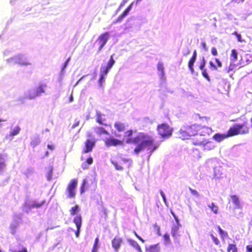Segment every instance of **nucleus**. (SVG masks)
I'll return each instance as SVG.
<instances>
[{
  "mask_svg": "<svg viewBox=\"0 0 252 252\" xmlns=\"http://www.w3.org/2000/svg\"><path fill=\"white\" fill-rule=\"evenodd\" d=\"M154 138L144 133H139L135 137L132 138L128 137L126 140L127 144L133 143L137 144L134 149V153L138 155L139 153L143 151L145 148L150 149L153 144Z\"/></svg>",
  "mask_w": 252,
  "mask_h": 252,
  "instance_id": "f257e3e1",
  "label": "nucleus"
},
{
  "mask_svg": "<svg viewBox=\"0 0 252 252\" xmlns=\"http://www.w3.org/2000/svg\"><path fill=\"white\" fill-rule=\"evenodd\" d=\"M250 129L247 121L243 124H237L233 125L228 130V136H233L236 135H244L249 133Z\"/></svg>",
  "mask_w": 252,
  "mask_h": 252,
  "instance_id": "f03ea898",
  "label": "nucleus"
},
{
  "mask_svg": "<svg viewBox=\"0 0 252 252\" xmlns=\"http://www.w3.org/2000/svg\"><path fill=\"white\" fill-rule=\"evenodd\" d=\"M192 142L194 145L201 146L202 150L204 152L213 150L216 147L214 142L205 138L193 139Z\"/></svg>",
  "mask_w": 252,
  "mask_h": 252,
  "instance_id": "7ed1b4c3",
  "label": "nucleus"
},
{
  "mask_svg": "<svg viewBox=\"0 0 252 252\" xmlns=\"http://www.w3.org/2000/svg\"><path fill=\"white\" fill-rule=\"evenodd\" d=\"M87 136L90 138L87 139L84 142V147L82 151V154L91 152L96 142V139L93 137L92 134L91 132H88Z\"/></svg>",
  "mask_w": 252,
  "mask_h": 252,
  "instance_id": "20e7f679",
  "label": "nucleus"
},
{
  "mask_svg": "<svg viewBox=\"0 0 252 252\" xmlns=\"http://www.w3.org/2000/svg\"><path fill=\"white\" fill-rule=\"evenodd\" d=\"M77 184V179H73L70 181L66 189V198H74L75 197Z\"/></svg>",
  "mask_w": 252,
  "mask_h": 252,
  "instance_id": "39448f33",
  "label": "nucleus"
},
{
  "mask_svg": "<svg viewBox=\"0 0 252 252\" xmlns=\"http://www.w3.org/2000/svg\"><path fill=\"white\" fill-rule=\"evenodd\" d=\"M158 131L159 135L162 137L168 138L172 133V128L166 124H162L158 126Z\"/></svg>",
  "mask_w": 252,
  "mask_h": 252,
  "instance_id": "423d86ee",
  "label": "nucleus"
},
{
  "mask_svg": "<svg viewBox=\"0 0 252 252\" xmlns=\"http://www.w3.org/2000/svg\"><path fill=\"white\" fill-rule=\"evenodd\" d=\"M201 129H204V131L208 134H209L211 132V129L208 127H202L201 126L196 124H194L191 126L188 125V130L191 132L190 133V136L195 135L197 131L200 130Z\"/></svg>",
  "mask_w": 252,
  "mask_h": 252,
  "instance_id": "0eeeda50",
  "label": "nucleus"
},
{
  "mask_svg": "<svg viewBox=\"0 0 252 252\" xmlns=\"http://www.w3.org/2000/svg\"><path fill=\"white\" fill-rule=\"evenodd\" d=\"M107 39L108 36L106 34H101L94 42V47L97 48L98 51H100L106 43Z\"/></svg>",
  "mask_w": 252,
  "mask_h": 252,
  "instance_id": "6e6552de",
  "label": "nucleus"
},
{
  "mask_svg": "<svg viewBox=\"0 0 252 252\" xmlns=\"http://www.w3.org/2000/svg\"><path fill=\"white\" fill-rule=\"evenodd\" d=\"M46 87L45 85H41L38 86L35 91L30 93L27 97L29 99H33L36 97L39 96L41 94L45 92L44 88Z\"/></svg>",
  "mask_w": 252,
  "mask_h": 252,
  "instance_id": "1a4fd4ad",
  "label": "nucleus"
},
{
  "mask_svg": "<svg viewBox=\"0 0 252 252\" xmlns=\"http://www.w3.org/2000/svg\"><path fill=\"white\" fill-rule=\"evenodd\" d=\"M190 133L188 130V125L183 126L178 131L179 135L182 139H189L190 137Z\"/></svg>",
  "mask_w": 252,
  "mask_h": 252,
  "instance_id": "9d476101",
  "label": "nucleus"
},
{
  "mask_svg": "<svg viewBox=\"0 0 252 252\" xmlns=\"http://www.w3.org/2000/svg\"><path fill=\"white\" fill-rule=\"evenodd\" d=\"M180 227V225L179 223V221H177L176 223L174 224L171 228V235L173 238L175 239H177L178 237L180 236V234L179 233V230Z\"/></svg>",
  "mask_w": 252,
  "mask_h": 252,
  "instance_id": "9b49d317",
  "label": "nucleus"
},
{
  "mask_svg": "<svg viewBox=\"0 0 252 252\" xmlns=\"http://www.w3.org/2000/svg\"><path fill=\"white\" fill-rule=\"evenodd\" d=\"M134 3V2H131V3L128 6V7L124 11V12L119 16L116 21H114V23H116L118 22H120L122 21L124 17H125L130 11L132 8V6Z\"/></svg>",
  "mask_w": 252,
  "mask_h": 252,
  "instance_id": "f8f14e48",
  "label": "nucleus"
},
{
  "mask_svg": "<svg viewBox=\"0 0 252 252\" xmlns=\"http://www.w3.org/2000/svg\"><path fill=\"white\" fill-rule=\"evenodd\" d=\"M146 252H160V247L158 244L146 246Z\"/></svg>",
  "mask_w": 252,
  "mask_h": 252,
  "instance_id": "ddd939ff",
  "label": "nucleus"
},
{
  "mask_svg": "<svg viewBox=\"0 0 252 252\" xmlns=\"http://www.w3.org/2000/svg\"><path fill=\"white\" fill-rule=\"evenodd\" d=\"M231 136H228V131L226 134L216 133L213 136V139L218 142L222 141L223 139Z\"/></svg>",
  "mask_w": 252,
  "mask_h": 252,
  "instance_id": "4468645a",
  "label": "nucleus"
},
{
  "mask_svg": "<svg viewBox=\"0 0 252 252\" xmlns=\"http://www.w3.org/2000/svg\"><path fill=\"white\" fill-rule=\"evenodd\" d=\"M122 239L120 238L115 237L112 241L113 247L117 252L121 246Z\"/></svg>",
  "mask_w": 252,
  "mask_h": 252,
  "instance_id": "2eb2a0df",
  "label": "nucleus"
},
{
  "mask_svg": "<svg viewBox=\"0 0 252 252\" xmlns=\"http://www.w3.org/2000/svg\"><path fill=\"white\" fill-rule=\"evenodd\" d=\"M73 223L75 224L76 228H81L82 223V218L80 214L76 216L73 220Z\"/></svg>",
  "mask_w": 252,
  "mask_h": 252,
  "instance_id": "dca6fc26",
  "label": "nucleus"
},
{
  "mask_svg": "<svg viewBox=\"0 0 252 252\" xmlns=\"http://www.w3.org/2000/svg\"><path fill=\"white\" fill-rule=\"evenodd\" d=\"M93 158L90 156L87 158L85 162L82 164L81 167L83 169H85L88 168L90 165H91L93 163Z\"/></svg>",
  "mask_w": 252,
  "mask_h": 252,
  "instance_id": "f3484780",
  "label": "nucleus"
},
{
  "mask_svg": "<svg viewBox=\"0 0 252 252\" xmlns=\"http://www.w3.org/2000/svg\"><path fill=\"white\" fill-rule=\"evenodd\" d=\"M114 127L119 132L123 131L125 128V125L120 122H116L114 125Z\"/></svg>",
  "mask_w": 252,
  "mask_h": 252,
  "instance_id": "a211bd4d",
  "label": "nucleus"
},
{
  "mask_svg": "<svg viewBox=\"0 0 252 252\" xmlns=\"http://www.w3.org/2000/svg\"><path fill=\"white\" fill-rule=\"evenodd\" d=\"M96 133L98 135L106 134L108 135V132L104 128L100 126L96 127L94 128Z\"/></svg>",
  "mask_w": 252,
  "mask_h": 252,
  "instance_id": "6ab92c4d",
  "label": "nucleus"
},
{
  "mask_svg": "<svg viewBox=\"0 0 252 252\" xmlns=\"http://www.w3.org/2000/svg\"><path fill=\"white\" fill-rule=\"evenodd\" d=\"M238 59V53L235 49H232L231 50V53L230 57V62H236Z\"/></svg>",
  "mask_w": 252,
  "mask_h": 252,
  "instance_id": "aec40b11",
  "label": "nucleus"
},
{
  "mask_svg": "<svg viewBox=\"0 0 252 252\" xmlns=\"http://www.w3.org/2000/svg\"><path fill=\"white\" fill-rule=\"evenodd\" d=\"M45 203V200L41 201H34L31 205V208H40L42 207Z\"/></svg>",
  "mask_w": 252,
  "mask_h": 252,
  "instance_id": "412c9836",
  "label": "nucleus"
},
{
  "mask_svg": "<svg viewBox=\"0 0 252 252\" xmlns=\"http://www.w3.org/2000/svg\"><path fill=\"white\" fill-rule=\"evenodd\" d=\"M208 207L215 214H217L218 213V207L214 203L212 202L211 203H208Z\"/></svg>",
  "mask_w": 252,
  "mask_h": 252,
  "instance_id": "4be33fe9",
  "label": "nucleus"
},
{
  "mask_svg": "<svg viewBox=\"0 0 252 252\" xmlns=\"http://www.w3.org/2000/svg\"><path fill=\"white\" fill-rule=\"evenodd\" d=\"M96 121L98 123H99L101 125H106V124L104 123V121H105V119L102 118V115L99 112H96Z\"/></svg>",
  "mask_w": 252,
  "mask_h": 252,
  "instance_id": "5701e85b",
  "label": "nucleus"
},
{
  "mask_svg": "<svg viewBox=\"0 0 252 252\" xmlns=\"http://www.w3.org/2000/svg\"><path fill=\"white\" fill-rule=\"evenodd\" d=\"M157 68L159 72V75L161 77H163L164 75V67L163 63L161 62H158L157 65Z\"/></svg>",
  "mask_w": 252,
  "mask_h": 252,
  "instance_id": "b1692460",
  "label": "nucleus"
},
{
  "mask_svg": "<svg viewBox=\"0 0 252 252\" xmlns=\"http://www.w3.org/2000/svg\"><path fill=\"white\" fill-rule=\"evenodd\" d=\"M230 197L232 202L234 204L236 207L239 208L240 206V203L238 197L236 195H231Z\"/></svg>",
  "mask_w": 252,
  "mask_h": 252,
  "instance_id": "393cba45",
  "label": "nucleus"
},
{
  "mask_svg": "<svg viewBox=\"0 0 252 252\" xmlns=\"http://www.w3.org/2000/svg\"><path fill=\"white\" fill-rule=\"evenodd\" d=\"M79 207L78 205L72 207L69 210V212L71 216H73L78 213L79 211Z\"/></svg>",
  "mask_w": 252,
  "mask_h": 252,
  "instance_id": "a878e982",
  "label": "nucleus"
},
{
  "mask_svg": "<svg viewBox=\"0 0 252 252\" xmlns=\"http://www.w3.org/2000/svg\"><path fill=\"white\" fill-rule=\"evenodd\" d=\"M195 60H196L195 58L191 57L189 62L188 66L192 73L194 72V69H193V66L194 63L195 62Z\"/></svg>",
  "mask_w": 252,
  "mask_h": 252,
  "instance_id": "bb28decb",
  "label": "nucleus"
},
{
  "mask_svg": "<svg viewBox=\"0 0 252 252\" xmlns=\"http://www.w3.org/2000/svg\"><path fill=\"white\" fill-rule=\"evenodd\" d=\"M238 64L235 63V62H230V64L229 66L226 68L227 72H229L231 71H233L237 66Z\"/></svg>",
  "mask_w": 252,
  "mask_h": 252,
  "instance_id": "cd10ccee",
  "label": "nucleus"
},
{
  "mask_svg": "<svg viewBox=\"0 0 252 252\" xmlns=\"http://www.w3.org/2000/svg\"><path fill=\"white\" fill-rule=\"evenodd\" d=\"M20 127L19 126H16L10 132V135L11 136L18 134L20 131Z\"/></svg>",
  "mask_w": 252,
  "mask_h": 252,
  "instance_id": "c85d7f7f",
  "label": "nucleus"
},
{
  "mask_svg": "<svg viewBox=\"0 0 252 252\" xmlns=\"http://www.w3.org/2000/svg\"><path fill=\"white\" fill-rule=\"evenodd\" d=\"M154 142V140L153 141V143ZM159 146V145L156 144L154 145V144L153 145L150 147L151 148L150 149H148L147 148H145V149H147L148 150H150V152H149V157L152 154L153 152L156 150Z\"/></svg>",
  "mask_w": 252,
  "mask_h": 252,
  "instance_id": "c756f323",
  "label": "nucleus"
},
{
  "mask_svg": "<svg viewBox=\"0 0 252 252\" xmlns=\"http://www.w3.org/2000/svg\"><path fill=\"white\" fill-rule=\"evenodd\" d=\"M101 68L102 69V74L101 75V77L100 78V81H101V80L103 79V76L106 75L108 73V70L109 68V64L107 65V67H103V68Z\"/></svg>",
  "mask_w": 252,
  "mask_h": 252,
  "instance_id": "7c9ffc66",
  "label": "nucleus"
},
{
  "mask_svg": "<svg viewBox=\"0 0 252 252\" xmlns=\"http://www.w3.org/2000/svg\"><path fill=\"white\" fill-rule=\"evenodd\" d=\"M87 183V181L86 179H84L82 181V185L80 187V192L81 194L84 193L85 191V186Z\"/></svg>",
  "mask_w": 252,
  "mask_h": 252,
  "instance_id": "2f4dec72",
  "label": "nucleus"
},
{
  "mask_svg": "<svg viewBox=\"0 0 252 252\" xmlns=\"http://www.w3.org/2000/svg\"><path fill=\"white\" fill-rule=\"evenodd\" d=\"M111 145H114V146H116V145H122L123 144V141H121V140H118V139H116L115 138H111Z\"/></svg>",
  "mask_w": 252,
  "mask_h": 252,
  "instance_id": "473e14b6",
  "label": "nucleus"
},
{
  "mask_svg": "<svg viewBox=\"0 0 252 252\" xmlns=\"http://www.w3.org/2000/svg\"><path fill=\"white\" fill-rule=\"evenodd\" d=\"M98 238L96 237L95 239L94 243L92 249V252H97V248H98Z\"/></svg>",
  "mask_w": 252,
  "mask_h": 252,
  "instance_id": "72a5a7b5",
  "label": "nucleus"
},
{
  "mask_svg": "<svg viewBox=\"0 0 252 252\" xmlns=\"http://www.w3.org/2000/svg\"><path fill=\"white\" fill-rule=\"evenodd\" d=\"M232 250V252H237V248L235 245L234 244H229L228 248H227V252H230V251Z\"/></svg>",
  "mask_w": 252,
  "mask_h": 252,
  "instance_id": "f704fd0d",
  "label": "nucleus"
},
{
  "mask_svg": "<svg viewBox=\"0 0 252 252\" xmlns=\"http://www.w3.org/2000/svg\"><path fill=\"white\" fill-rule=\"evenodd\" d=\"M245 59L247 62V64L250 63L252 62V55L247 54L245 56Z\"/></svg>",
  "mask_w": 252,
  "mask_h": 252,
  "instance_id": "c9c22d12",
  "label": "nucleus"
},
{
  "mask_svg": "<svg viewBox=\"0 0 252 252\" xmlns=\"http://www.w3.org/2000/svg\"><path fill=\"white\" fill-rule=\"evenodd\" d=\"M2 157L0 155V172L5 167V164L3 160H2Z\"/></svg>",
  "mask_w": 252,
  "mask_h": 252,
  "instance_id": "e433bc0d",
  "label": "nucleus"
},
{
  "mask_svg": "<svg viewBox=\"0 0 252 252\" xmlns=\"http://www.w3.org/2000/svg\"><path fill=\"white\" fill-rule=\"evenodd\" d=\"M163 238L165 241V244L166 245L169 244L170 243V239L169 235L168 234H165L163 236Z\"/></svg>",
  "mask_w": 252,
  "mask_h": 252,
  "instance_id": "4c0bfd02",
  "label": "nucleus"
},
{
  "mask_svg": "<svg viewBox=\"0 0 252 252\" xmlns=\"http://www.w3.org/2000/svg\"><path fill=\"white\" fill-rule=\"evenodd\" d=\"M40 143V140L38 138L34 139L31 142V145L32 147H35Z\"/></svg>",
  "mask_w": 252,
  "mask_h": 252,
  "instance_id": "58836bf2",
  "label": "nucleus"
},
{
  "mask_svg": "<svg viewBox=\"0 0 252 252\" xmlns=\"http://www.w3.org/2000/svg\"><path fill=\"white\" fill-rule=\"evenodd\" d=\"M233 34H234L236 36L238 41L239 42H242L244 41V40L242 39L241 34L238 33L236 32H234L233 33Z\"/></svg>",
  "mask_w": 252,
  "mask_h": 252,
  "instance_id": "ea45409f",
  "label": "nucleus"
},
{
  "mask_svg": "<svg viewBox=\"0 0 252 252\" xmlns=\"http://www.w3.org/2000/svg\"><path fill=\"white\" fill-rule=\"evenodd\" d=\"M220 168H219V169H217V168L214 169V175L217 178H220L221 177V176L222 175L221 173L220 174L217 172V170L219 171V169Z\"/></svg>",
  "mask_w": 252,
  "mask_h": 252,
  "instance_id": "a19ab883",
  "label": "nucleus"
},
{
  "mask_svg": "<svg viewBox=\"0 0 252 252\" xmlns=\"http://www.w3.org/2000/svg\"><path fill=\"white\" fill-rule=\"evenodd\" d=\"M211 237L212 238L215 244L218 245L220 243V241L218 240V239L217 237H216L213 234H211Z\"/></svg>",
  "mask_w": 252,
  "mask_h": 252,
  "instance_id": "79ce46f5",
  "label": "nucleus"
},
{
  "mask_svg": "<svg viewBox=\"0 0 252 252\" xmlns=\"http://www.w3.org/2000/svg\"><path fill=\"white\" fill-rule=\"evenodd\" d=\"M159 192H160V194L161 196H162L165 205H167V201H166V196H165L164 193L163 192V191L162 190H160Z\"/></svg>",
  "mask_w": 252,
  "mask_h": 252,
  "instance_id": "37998d69",
  "label": "nucleus"
},
{
  "mask_svg": "<svg viewBox=\"0 0 252 252\" xmlns=\"http://www.w3.org/2000/svg\"><path fill=\"white\" fill-rule=\"evenodd\" d=\"M112 163L115 166V168L117 170H121L123 169L122 166L119 165L116 162L112 161Z\"/></svg>",
  "mask_w": 252,
  "mask_h": 252,
  "instance_id": "c03bdc74",
  "label": "nucleus"
},
{
  "mask_svg": "<svg viewBox=\"0 0 252 252\" xmlns=\"http://www.w3.org/2000/svg\"><path fill=\"white\" fill-rule=\"evenodd\" d=\"M12 252H28L27 249L25 247H22L21 250L18 251L17 250H12Z\"/></svg>",
  "mask_w": 252,
  "mask_h": 252,
  "instance_id": "a18cd8bd",
  "label": "nucleus"
},
{
  "mask_svg": "<svg viewBox=\"0 0 252 252\" xmlns=\"http://www.w3.org/2000/svg\"><path fill=\"white\" fill-rule=\"evenodd\" d=\"M202 71V75L205 78H206L208 80H210L209 76L208 73L206 72V70L204 69V70H203Z\"/></svg>",
  "mask_w": 252,
  "mask_h": 252,
  "instance_id": "49530a36",
  "label": "nucleus"
},
{
  "mask_svg": "<svg viewBox=\"0 0 252 252\" xmlns=\"http://www.w3.org/2000/svg\"><path fill=\"white\" fill-rule=\"evenodd\" d=\"M189 190H190V191L192 195H193L194 196H199V193L196 190L193 189H192L191 188H189Z\"/></svg>",
  "mask_w": 252,
  "mask_h": 252,
  "instance_id": "de8ad7c7",
  "label": "nucleus"
},
{
  "mask_svg": "<svg viewBox=\"0 0 252 252\" xmlns=\"http://www.w3.org/2000/svg\"><path fill=\"white\" fill-rule=\"evenodd\" d=\"M205 65V60L204 58L203 57L202 63L199 66L200 69L202 70H204L205 69L204 68Z\"/></svg>",
  "mask_w": 252,
  "mask_h": 252,
  "instance_id": "09e8293b",
  "label": "nucleus"
},
{
  "mask_svg": "<svg viewBox=\"0 0 252 252\" xmlns=\"http://www.w3.org/2000/svg\"><path fill=\"white\" fill-rule=\"evenodd\" d=\"M132 133H133L132 130H128L125 133V136L130 137L131 136Z\"/></svg>",
  "mask_w": 252,
  "mask_h": 252,
  "instance_id": "8fccbe9b",
  "label": "nucleus"
},
{
  "mask_svg": "<svg viewBox=\"0 0 252 252\" xmlns=\"http://www.w3.org/2000/svg\"><path fill=\"white\" fill-rule=\"evenodd\" d=\"M211 53L213 56H217L218 55V52L215 47H212L211 49Z\"/></svg>",
  "mask_w": 252,
  "mask_h": 252,
  "instance_id": "3c124183",
  "label": "nucleus"
},
{
  "mask_svg": "<svg viewBox=\"0 0 252 252\" xmlns=\"http://www.w3.org/2000/svg\"><path fill=\"white\" fill-rule=\"evenodd\" d=\"M201 45L204 51H208V48H207L206 44L205 42H202L201 43Z\"/></svg>",
  "mask_w": 252,
  "mask_h": 252,
  "instance_id": "603ef678",
  "label": "nucleus"
},
{
  "mask_svg": "<svg viewBox=\"0 0 252 252\" xmlns=\"http://www.w3.org/2000/svg\"><path fill=\"white\" fill-rule=\"evenodd\" d=\"M130 244L131 245H132L134 248H136V247H137V245H138V244L137 243V242L134 241V240H131L130 241Z\"/></svg>",
  "mask_w": 252,
  "mask_h": 252,
  "instance_id": "864d4df0",
  "label": "nucleus"
},
{
  "mask_svg": "<svg viewBox=\"0 0 252 252\" xmlns=\"http://www.w3.org/2000/svg\"><path fill=\"white\" fill-rule=\"evenodd\" d=\"M79 123H80L79 121H77L76 122H75L72 126H71L72 128H74L76 127V126H78L79 125Z\"/></svg>",
  "mask_w": 252,
  "mask_h": 252,
  "instance_id": "5fc2aeb1",
  "label": "nucleus"
},
{
  "mask_svg": "<svg viewBox=\"0 0 252 252\" xmlns=\"http://www.w3.org/2000/svg\"><path fill=\"white\" fill-rule=\"evenodd\" d=\"M245 0H231V3H239L240 2H243Z\"/></svg>",
  "mask_w": 252,
  "mask_h": 252,
  "instance_id": "6e6d98bb",
  "label": "nucleus"
},
{
  "mask_svg": "<svg viewBox=\"0 0 252 252\" xmlns=\"http://www.w3.org/2000/svg\"><path fill=\"white\" fill-rule=\"evenodd\" d=\"M47 147L51 150H53L55 149V146L53 144H48Z\"/></svg>",
  "mask_w": 252,
  "mask_h": 252,
  "instance_id": "4d7b16f0",
  "label": "nucleus"
},
{
  "mask_svg": "<svg viewBox=\"0 0 252 252\" xmlns=\"http://www.w3.org/2000/svg\"><path fill=\"white\" fill-rule=\"evenodd\" d=\"M215 61H216L219 67H221L222 66V63H221L220 62V61L219 59L216 58L215 59Z\"/></svg>",
  "mask_w": 252,
  "mask_h": 252,
  "instance_id": "13d9d810",
  "label": "nucleus"
},
{
  "mask_svg": "<svg viewBox=\"0 0 252 252\" xmlns=\"http://www.w3.org/2000/svg\"><path fill=\"white\" fill-rule=\"evenodd\" d=\"M247 251L252 252V245H248L247 246Z\"/></svg>",
  "mask_w": 252,
  "mask_h": 252,
  "instance_id": "bf43d9fd",
  "label": "nucleus"
},
{
  "mask_svg": "<svg viewBox=\"0 0 252 252\" xmlns=\"http://www.w3.org/2000/svg\"><path fill=\"white\" fill-rule=\"evenodd\" d=\"M105 144L107 146H110V139H106L105 140Z\"/></svg>",
  "mask_w": 252,
  "mask_h": 252,
  "instance_id": "052dcab7",
  "label": "nucleus"
},
{
  "mask_svg": "<svg viewBox=\"0 0 252 252\" xmlns=\"http://www.w3.org/2000/svg\"><path fill=\"white\" fill-rule=\"evenodd\" d=\"M216 160H217V158H213L208 159L207 160V163L208 164H209L210 162L214 161H216Z\"/></svg>",
  "mask_w": 252,
  "mask_h": 252,
  "instance_id": "680f3d73",
  "label": "nucleus"
},
{
  "mask_svg": "<svg viewBox=\"0 0 252 252\" xmlns=\"http://www.w3.org/2000/svg\"><path fill=\"white\" fill-rule=\"evenodd\" d=\"M80 229H81V228H77V229L75 231V234H76V237H78L79 233H80Z\"/></svg>",
  "mask_w": 252,
  "mask_h": 252,
  "instance_id": "e2e57ef3",
  "label": "nucleus"
},
{
  "mask_svg": "<svg viewBox=\"0 0 252 252\" xmlns=\"http://www.w3.org/2000/svg\"><path fill=\"white\" fill-rule=\"evenodd\" d=\"M209 64H210V66L211 67H213L215 69H217L216 66L215 65V64L212 61L210 62Z\"/></svg>",
  "mask_w": 252,
  "mask_h": 252,
  "instance_id": "0e129e2a",
  "label": "nucleus"
},
{
  "mask_svg": "<svg viewBox=\"0 0 252 252\" xmlns=\"http://www.w3.org/2000/svg\"><path fill=\"white\" fill-rule=\"evenodd\" d=\"M128 1V0H123L120 5V8L123 6Z\"/></svg>",
  "mask_w": 252,
  "mask_h": 252,
  "instance_id": "69168bd1",
  "label": "nucleus"
},
{
  "mask_svg": "<svg viewBox=\"0 0 252 252\" xmlns=\"http://www.w3.org/2000/svg\"><path fill=\"white\" fill-rule=\"evenodd\" d=\"M218 229L220 235H223L224 234V231L222 229H221V228L220 226H218Z\"/></svg>",
  "mask_w": 252,
  "mask_h": 252,
  "instance_id": "338daca9",
  "label": "nucleus"
},
{
  "mask_svg": "<svg viewBox=\"0 0 252 252\" xmlns=\"http://www.w3.org/2000/svg\"><path fill=\"white\" fill-rule=\"evenodd\" d=\"M68 64V63H67L66 61H65V62L63 64V66L62 67V70H63L64 69V68L67 66Z\"/></svg>",
  "mask_w": 252,
  "mask_h": 252,
  "instance_id": "774afa93",
  "label": "nucleus"
}]
</instances>
